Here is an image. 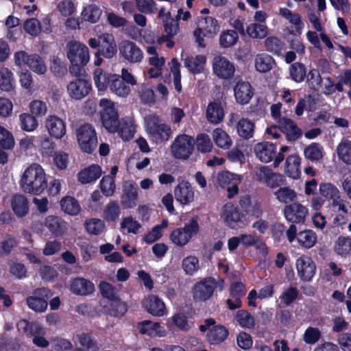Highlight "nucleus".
Here are the masks:
<instances>
[{
	"label": "nucleus",
	"mask_w": 351,
	"mask_h": 351,
	"mask_svg": "<svg viewBox=\"0 0 351 351\" xmlns=\"http://www.w3.org/2000/svg\"><path fill=\"white\" fill-rule=\"evenodd\" d=\"M176 200L182 204H188L194 199V193L188 182H182L174 190Z\"/></svg>",
	"instance_id": "bb28decb"
},
{
	"label": "nucleus",
	"mask_w": 351,
	"mask_h": 351,
	"mask_svg": "<svg viewBox=\"0 0 351 351\" xmlns=\"http://www.w3.org/2000/svg\"><path fill=\"white\" fill-rule=\"evenodd\" d=\"M21 127L23 130L30 132L36 129L38 125L37 120L32 115L23 113L19 117Z\"/></svg>",
	"instance_id": "338daca9"
},
{
	"label": "nucleus",
	"mask_w": 351,
	"mask_h": 351,
	"mask_svg": "<svg viewBox=\"0 0 351 351\" xmlns=\"http://www.w3.org/2000/svg\"><path fill=\"white\" fill-rule=\"evenodd\" d=\"M101 294L103 297L114 301L117 308H112L114 316L123 315L126 311V306L121 302L119 296V289L107 282H101L99 285Z\"/></svg>",
	"instance_id": "1a4fd4ad"
},
{
	"label": "nucleus",
	"mask_w": 351,
	"mask_h": 351,
	"mask_svg": "<svg viewBox=\"0 0 351 351\" xmlns=\"http://www.w3.org/2000/svg\"><path fill=\"white\" fill-rule=\"evenodd\" d=\"M279 14L285 18L290 23L295 26L297 33L299 34L301 33L303 23L301 20V16L298 13H293L287 8H280L279 10Z\"/></svg>",
	"instance_id": "8fccbe9b"
},
{
	"label": "nucleus",
	"mask_w": 351,
	"mask_h": 351,
	"mask_svg": "<svg viewBox=\"0 0 351 351\" xmlns=\"http://www.w3.org/2000/svg\"><path fill=\"white\" fill-rule=\"evenodd\" d=\"M147 53L149 55L147 62L149 66L147 73L149 78H156L162 75L165 59L162 56H159L155 47L148 46Z\"/></svg>",
	"instance_id": "ddd939ff"
},
{
	"label": "nucleus",
	"mask_w": 351,
	"mask_h": 351,
	"mask_svg": "<svg viewBox=\"0 0 351 351\" xmlns=\"http://www.w3.org/2000/svg\"><path fill=\"white\" fill-rule=\"evenodd\" d=\"M226 107V97H221L210 102L206 109V119L213 124L221 123L224 118V108Z\"/></svg>",
	"instance_id": "f8f14e48"
},
{
	"label": "nucleus",
	"mask_w": 351,
	"mask_h": 351,
	"mask_svg": "<svg viewBox=\"0 0 351 351\" xmlns=\"http://www.w3.org/2000/svg\"><path fill=\"white\" fill-rule=\"evenodd\" d=\"M100 47L96 56L101 55L106 58H112L117 52V46L112 34L104 33L99 36Z\"/></svg>",
	"instance_id": "6ab92c4d"
},
{
	"label": "nucleus",
	"mask_w": 351,
	"mask_h": 351,
	"mask_svg": "<svg viewBox=\"0 0 351 351\" xmlns=\"http://www.w3.org/2000/svg\"><path fill=\"white\" fill-rule=\"evenodd\" d=\"M222 217L230 228H237L238 227V223L241 219V213L232 204L228 203L223 206Z\"/></svg>",
	"instance_id": "a878e982"
},
{
	"label": "nucleus",
	"mask_w": 351,
	"mask_h": 351,
	"mask_svg": "<svg viewBox=\"0 0 351 351\" xmlns=\"http://www.w3.org/2000/svg\"><path fill=\"white\" fill-rule=\"evenodd\" d=\"M137 328L140 332L144 335L151 337L161 335L160 325L158 322L144 320L138 324Z\"/></svg>",
	"instance_id": "e433bc0d"
},
{
	"label": "nucleus",
	"mask_w": 351,
	"mask_h": 351,
	"mask_svg": "<svg viewBox=\"0 0 351 351\" xmlns=\"http://www.w3.org/2000/svg\"><path fill=\"white\" fill-rule=\"evenodd\" d=\"M236 319L239 325L243 328H253L255 326L254 317L247 311H237Z\"/></svg>",
	"instance_id": "052dcab7"
},
{
	"label": "nucleus",
	"mask_w": 351,
	"mask_h": 351,
	"mask_svg": "<svg viewBox=\"0 0 351 351\" xmlns=\"http://www.w3.org/2000/svg\"><path fill=\"white\" fill-rule=\"evenodd\" d=\"M91 90V84L89 81L77 78L70 82L67 86L69 96L75 99H81L88 95Z\"/></svg>",
	"instance_id": "f3484780"
},
{
	"label": "nucleus",
	"mask_w": 351,
	"mask_h": 351,
	"mask_svg": "<svg viewBox=\"0 0 351 351\" xmlns=\"http://www.w3.org/2000/svg\"><path fill=\"white\" fill-rule=\"evenodd\" d=\"M238 134L245 139L252 138L254 132V123L246 118L241 119L237 123Z\"/></svg>",
	"instance_id": "c9c22d12"
},
{
	"label": "nucleus",
	"mask_w": 351,
	"mask_h": 351,
	"mask_svg": "<svg viewBox=\"0 0 351 351\" xmlns=\"http://www.w3.org/2000/svg\"><path fill=\"white\" fill-rule=\"evenodd\" d=\"M100 189L106 196H112L115 189L114 178L110 176L103 177L100 182Z\"/></svg>",
	"instance_id": "774afa93"
},
{
	"label": "nucleus",
	"mask_w": 351,
	"mask_h": 351,
	"mask_svg": "<svg viewBox=\"0 0 351 351\" xmlns=\"http://www.w3.org/2000/svg\"><path fill=\"white\" fill-rule=\"evenodd\" d=\"M300 158L298 155H291L286 160V173L296 179L300 174Z\"/></svg>",
	"instance_id": "4c0bfd02"
},
{
	"label": "nucleus",
	"mask_w": 351,
	"mask_h": 351,
	"mask_svg": "<svg viewBox=\"0 0 351 351\" xmlns=\"http://www.w3.org/2000/svg\"><path fill=\"white\" fill-rule=\"evenodd\" d=\"M283 213L286 219L293 223H303L308 214L306 207L298 202L285 206Z\"/></svg>",
	"instance_id": "4468645a"
},
{
	"label": "nucleus",
	"mask_w": 351,
	"mask_h": 351,
	"mask_svg": "<svg viewBox=\"0 0 351 351\" xmlns=\"http://www.w3.org/2000/svg\"><path fill=\"white\" fill-rule=\"evenodd\" d=\"M101 119L103 126L111 133L118 130L120 125L118 113L114 108V104L108 99H101L99 101Z\"/></svg>",
	"instance_id": "39448f33"
},
{
	"label": "nucleus",
	"mask_w": 351,
	"mask_h": 351,
	"mask_svg": "<svg viewBox=\"0 0 351 351\" xmlns=\"http://www.w3.org/2000/svg\"><path fill=\"white\" fill-rule=\"evenodd\" d=\"M296 268L299 276L304 281L311 280L316 270L315 263L307 256H302L297 260Z\"/></svg>",
	"instance_id": "412c9836"
},
{
	"label": "nucleus",
	"mask_w": 351,
	"mask_h": 351,
	"mask_svg": "<svg viewBox=\"0 0 351 351\" xmlns=\"http://www.w3.org/2000/svg\"><path fill=\"white\" fill-rule=\"evenodd\" d=\"M193 139L186 134L178 135L171 145V153L176 158L187 159L193 150Z\"/></svg>",
	"instance_id": "6e6552de"
},
{
	"label": "nucleus",
	"mask_w": 351,
	"mask_h": 351,
	"mask_svg": "<svg viewBox=\"0 0 351 351\" xmlns=\"http://www.w3.org/2000/svg\"><path fill=\"white\" fill-rule=\"evenodd\" d=\"M274 195L280 202L284 204L294 202L297 198V193L287 186L280 187Z\"/></svg>",
	"instance_id": "603ef678"
},
{
	"label": "nucleus",
	"mask_w": 351,
	"mask_h": 351,
	"mask_svg": "<svg viewBox=\"0 0 351 351\" xmlns=\"http://www.w3.org/2000/svg\"><path fill=\"white\" fill-rule=\"evenodd\" d=\"M197 28L203 31L204 36L212 37L219 29V26L215 19L210 16H200L197 22Z\"/></svg>",
	"instance_id": "c85d7f7f"
},
{
	"label": "nucleus",
	"mask_w": 351,
	"mask_h": 351,
	"mask_svg": "<svg viewBox=\"0 0 351 351\" xmlns=\"http://www.w3.org/2000/svg\"><path fill=\"white\" fill-rule=\"evenodd\" d=\"M289 73L291 79L296 82H302L306 75L304 65L300 62L292 64L289 68Z\"/></svg>",
	"instance_id": "13d9d810"
},
{
	"label": "nucleus",
	"mask_w": 351,
	"mask_h": 351,
	"mask_svg": "<svg viewBox=\"0 0 351 351\" xmlns=\"http://www.w3.org/2000/svg\"><path fill=\"white\" fill-rule=\"evenodd\" d=\"M213 69L215 74L222 79L230 78L235 71L233 64L221 56H217L213 58Z\"/></svg>",
	"instance_id": "dca6fc26"
},
{
	"label": "nucleus",
	"mask_w": 351,
	"mask_h": 351,
	"mask_svg": "<svg viewBox=\"0 0 351 351\" xmlns=\"http://www.w3.org/2000/svg\"><path fill=\"white\" fill-rule=\"evenodd\" d=\"M101 174V169L99 165H93L81 171L78 179L82 184H87L95 181Z\"/></svg>",
	"instance_id": "473e14b6"
},
{
	"label": "nucleus",
	"mask_w": 351,
	"mask_h": 351,
	"mask_svg": "<svg viewBox=\"0 0 351 351\" xmlns=\"http://www.w3.org/2000/svg\"><path fill=\"white\" fill-rule=\"evenodd\" d=\"M278 127L289 141H295L302 134V130L298 127L297 124L287 117H281L278 119Z\"/></svg>",
	"instance_id": "aec40b11"
},
{
	"label": "nucleus",
	"mask_w": 351,
	"mask_h": 351,
	"mask_svg": "<svg viewBox=\"0 0 351 351\" xmlns=\"http://www.w3.org/2000/svg\"><path fill=\"white\" fill-rule=\"evenodd\" d=\"M120 207L115 201L110 202L104 210V217L107 221H116L120 215Z\"/></svg>",
	"instance_id": "4d7b16f0"
},
{
	"label": "nucleus",
	"mask_w": 351,
	"mask_h": 351,
	"mask_svg": "<svg viewBox=\"0 0 351 351\" xmlns=\"http://www.w3.org/2000/svg\"><path fill=\"white\" fill-rule=\"evenodd\" d=\"M320 195L327 199L332 200L340 195L337 186L330 182H322L319 186Z\"/></svg>",
	"instance_id": "5fc2aeb1"
},
{
	"label": "nucleus",
	"mask_w": 351,
	"mask_h": 351,
	"mask_svg": "<svg viewBox=\"0 0 351 351\" xmlns=\"http://www.w3.org/2000/svg\"><path fill=\"white\" fill-rule=\"evenodd\" d=\"M170 239L173 243L179 246L185 245L191 239L183 228L174 230L170 234Z\"/></svg>",
	"instance_id": "0e129e2a"
},
{
	"label": "nucleus",
	"mask_w": 351,
	"mask_h": 351,
	"mask_svg": "<svg viewBox=\"0 0 351 351\" xmlns=\"http://www.w3.org/2000/svg\"><path fill=\"white\" fill-rule=\"evenodd\" d=\"M206 57L202 55L188 57L184 59V66L193 73H199L204 69Z\"/></svg>",
	"instance_id": "f704fd0d"
},
{
	"label": "nucleus",
	"mask_w": 351,
	"mask_h": 351,
	"mask_svg": "<svg viewBox=\"0 0 351 351\" xmlns=\"http://www.w3.org/2000/svg\"><path fill=\"white\" fill-rule=\"evenodd\" d=\"M274 64V59L267 54H258L255 58L256 69L261 73L269 71Z\"/></svg>",
	"instance_id": "09e8293b"
},
{
	"label": "nucleus",
	"mask_w": 351,
	"mask_h": 351,
	"mask_svg": "<svg viewBox=\"0 0 351 351\" xmlns=\"http://www.w3.org/2000/svg\"><path fill=\"white\" fill-rule=\"evenodd\" d=\"M234 97L240 104H248L253 96L252 87L247 82L239 81L234 88Z\"/></svg>",
	"instance_id": "b1692460"
},
{
	"label": "nucleus",
	"mask_w": 351,
	"mask_h": 351,
	"mask_svg": "<svg viewBox=\"0 0 351 351\" xmlns=\"http://www.w3.org/2000/svg\"><path fill=\"white\" fill-rule=\"evenodd\" d=\"M115 75H112L104 71L101 69H97L93 73V79L95 84L99 91L106 90L110 85Z\"/></svg>",
	"instance_id": "2f4dec72"
},
{
	"label": "nucleus",
	"mask_w": 351,
	"mask_h": 351,
	"mask_svg": "<svg viewBox=\"0 0 351 351\" xmlns=\"http://www.w3.org/2000/svg\"><path fill=\"white\" fill-rule=\"evenodd\" d=\"M217 181L221 187L227 189L228 198H232L238 193L237 184L240 179L237 175L229 171H222L218 174Z\"/></svg>",
	"instance_id": "a211bd4d"
},
{
	"label": "nucleus",
	"mask_w": 351,
	"mask_h": 351,
	"mask_svg": "<svg viewBox=\"0 0 351 351\" xmlns=\"http://www.w3.org/2000/svg\"><path fill=\"white\" fill-rule=\"evenodd\" d=\"M66 55L72 64L69 72L75 75L80 73V68L86 65L90 58L88 47L77 41H71L66 45Z\"/></svg>",
	"instance_id": "f03ea898"
},
{
	"label": "nucleus",
	"mask_w": 351,
	"mask_h": 351,
	"mask_svg": "<svg viewBox=\"0 0 351 351\" xmlns=\"http://www.w3.org/2000/svg\"><path fill=\"white\" fill-rule=\"evenodd\" d=\"M322 337L320 330L315 327H308L303 335V340L306 344L313 345L319 341Z\"/></svg>",
	"instance_id": "69168bd1"
},
{
	"label": "nucleus",
	"mask_w": 351,
	"mask_h": 351,
	"mask_svg": "<svg viewBox=\"0 0 351 351\" xmlns=\"http://www.w3.org/2000/svg\"><path fill=\"white\" fill-rule=\"evenodd\" d=\"M297 240L302 247L309 249L316 243L317 235L313 230H306L298 233Z\"/></svg>",
	"instance_id": "c03bdc74"
},
{
	"label": "nucleus",
	"mask_w": 351,
	"mask_h": 351,
	"mask_svg": "<svg viewBox=\"0 0 351 351\" xmlns=\"http://www.w3.org/2000/svg\"><path fill=\"white\" fill-rule=\"evenodd\" d=\"M76 136L80 149L86 153H93L97 146L95 130L88 123L80 125L76 131Z\"/></svg>",
	"instance_id": "423d86ee"
},
{
	"label": "nucleus",
	"mask_w": 351,
	"mask_h": 351,
	"mask_svg": "<svg viewBox=\"0 0 351 351\" xmlns=\"http://www.w3.org/2000/svg\"><path fill=\"white\" fill-rule=\"evenodd\" d=\"M228 335V330L223 326H214L207 335L210 343H219L223 341Z\"/></svg>",
	"instance_id": "49530a36"
},
{
	"label": "nucleus",
	"mask_w": 351,
	"mask_h": 351,
	"mask_svg": "<svg viewBox=\"0 0 351 351\" xmlns=\"http://www.w3.org/2000/svg\"><path fill=\"white\" fill-rule=\"evenodd\" d=\"M62 210L70 215H77L80 210V206L77 200L71 196H66L60 201Z\"/></svg>",
	"instance_id": "ea45409f"
},
{
	"label": "nucleus",
	"mask_w": 351,
	"mask_h": 351,
	"mask_svg": "<svg viewBox=\"0 0 351 351\" xmlns=\"http://www.w3.org/2000/svg\"><path fill=\"white\" fill-rule=\"evenodd\" d=\"M163 25L168 37H173L178 34L179 31L178 19H173L169 12H167L165 14Z\"/></svg>",
	"instance_id": "6e6d98bb"
},
{
	"label": "nucleus",
	"mask_w": 351,
	"mask_h": 351,
	"mask_svg": "<svg viewBox=\"0 0 351 351\" xmlns=\"http://www.w3.org/2000/svg\"><path fill=\"white\" fill-rule=\"evenodd\" d=\"M138 94L142 103L152 105L155 104V94L153 87L147 84L143 83L138 88Z\"/></svg>",
	"instance_id": "58836bf2"
},
{
	"label": "nucleus",
	"mask_w": 351,
	"mask_h": 351,
	"mask_svg": "<svg viewBox=\"0 0 351 351\" xmlns=\"http://www.w3.org/2000/svg\"><path fill=\"white\" fill-rule=\"evenodd\" d=\"M112 92L119 97H126L130 92V88L119 76L114 75L112 83L110 84Z\"/></svg>",
	"instance_id": "a18cd8bd"
},
{
	"label": "nucleus",
	"mask_w": 351,
	"mask_h": 351,
	"mask_svg": "<svg viewBox=\"0 0 351 351\" xmlns=\"http://www.w3.org/2000/svg\"><path fill=\"white\" fill-rule=\"evenodd\" d=\"M256 180L265 184L269 188L280 187L285 184L284 176L280 173H274L267 167L263 166L256 172Z\"/></svg>",
	"instance_id": "9d476101"
},
{
	"label": "nucleus",
	"mask_w": 351,
	"mask_h": 351,
	"mask_svg": "<svg viewBox=\"0 0 351 351\" xmlns=\"http://www.w3.org/2000/svg\"><path fill=\"white\" fill-rule=\"evenodd\" d=\"M246 32L249 36L256 39H263L268 34V29L266 25L256 23L249 25Z\"/></svg>",
	"instance_id": "864d4df0"
},
{
	"label": "nucleus",
	"mask_w": 351,
	"mask_h": 351,
	"mask_svg": "<svg viewBox=\"0 0 351 351\" xmlns=\"http://www.w3.org/2000/svg\"><path fill=\"white\" fill-rule=\"evenodd\" d=\"M256 156L263 162L271 161L276 156V147L269 143H259L254 147Z\"/></svg>",
	"instance_id": "cd10ccee"
},
{
	"label": "nucleus",
	"mask_w": 351,
	"mask_h": 351,
	"mask_svg": "<svg viewBox=\"0 0 351 351\" xmlns=\"http://www.w3.org/2000/svg\"><path fill=\"white\" fill-rule=\"evenodd\" d=\"M20 186L25 193H42L47 186L46 174L42 167L36 163L28 167L21 176Z\"/></svg>",
	"instance_id": "f257e3e1"
},
{
	"label": "nucleus",
	"mask_w": 351,
	"mask_h": 351,
	"mask_svg": "<svg viewBox=\"0 0 351 351\" xmlns=\"http://www.w3.org/2000/svg\"><path fill=\"white\" fill-rule=\"evenodd\" d=\"M45 127L49 134L57 139L62 138L66 134V125L64 121L56 115L47 117Z\"/></svg>",
	"instance_id": "4be33fe9"
},
{
	"label": "nucleus",
	"mask_w": 351,
	"mask_h": 351,
	"mask_svg": "<svg viewBox=\"0 0 351 351\" xmlns=\"http://www.w3.org/2000/svg\"><path fill=\"white\" fill-rule=\"evenodd\" d=\"M334 250L342 256L351 255V237H339L335 243Z\"/></svg>",
	"instance_id": "a19ab883"
},
{
	"label": "nucleus",
	"mask_w": 351,
	"mask_h": 351,
	"mask_svg": "<svg viewBox=\"0 0 351 351\" xmlns=\"http://www.w3.org/2000/svg\"><path fill=\"white\" fill-rule=\"evenodd\" d=\"M213 138L216 145L224 149H230L232 145L230 136L221 128H216L213 130Z\"/></svg>",
	"instance_id": "de8ad7c7"
},
{
	"label": "nucleus",
	"mask_w": 351,
	"mask_h": 351,
	"mask_svg": "<svg viewBox=\"0 0 351 351\" xmlns=\"http://www.w3.org/2000/svg\"><path fill=\"white\" fill-rule=\"evenodd\" d=\"M101 14V10L95 5H88L84 8L82 15L85 21L96 23Z\"/></svg>",
	"instance_id": "bf43d9fd"
},
{
	"label": "nucleus",
	"mask_w": 351,
	"mask_h": 351,
	"mask_svg": "<svg viewBox=\"0 0 351 351\" xmlns=\"http://www.w3.org/2000/svg\"><path fill=\"white\" fill-rule=\"evenodd\" d=\"M11 206L19 217L25 216L29 210V203L27 198L21 194L14 195L11 200Z\"/></svg>",
	"instance_id": "7c9ffc66"
},
{
	"label": "nucleus",
	"mask_w": 351,
	"mask_h": 351,
	"mask_svg": "<svg viewBox=\"0 0 351 351\" xmlns=\"http://www.w3.org/2000/svg\"><path fill=\"white\" fill-rule=\"evenodd\" d=\"M119 49L120 55L130 63L140 62L143 58L142 50L132 41L123 40Z\"/></svg>",
	"instance_id": "2eb2a0df"
},
{
	"label": "nucleus",
	"mask_w": 351,
	"mask_h": 351,
	"mask_svg": "<svg viewBox=\"0 0 351 351\" xmlns=\"http://www.w3.org/2000/svg\"><path fill=\"white\" fill-rule=\"evenodd\" d=\"M217 286V282L213 278H207L197 283L193 288V298L197 302H204L210 299Z\"/></svg>",
	"instance_id": "9b49d317"
},
{
	"label": "nucleus",
	"mask_w": 351,
	"mask_h": 351,
	"mask_svg": "<svg viewBox=\"0 0 351 351\" xmlns=\"http://www.w3.org/2000/svg\"><path fill=\"white\" fill-rule=\"evenodd\" d=\"M145 126L149 138L156 144L168 141L172 134L171 127L156 115L147 116Z\"/></svg>",
	"instance_id": "7ed1b4c3"
},
{
	"label": "nucleus",
	"mask_w": 351,
	"mask_h": 351,
	"mask_svg": "<svg viewBox=\"0 0 351 351\" xmlns=\"http://www.w3.org/2000/svg\"><path fill=\"white\" fill-rule=\"evenodd\" d=\"M71 292L77 295H87L95 291V286L90 280L84 278H74L70 285Z\"/></svg>",
	"instance_id": "393cba45"
},
{
	"label": "nucleus",
	"mask_w": 351,
	"mask_h": 351,
	"mask_svg": "<svg viewBox=\"0 0 351 351\" xmlns=\"http://www.w3.org/2000/svg\"><path fill=\"white\" fill-rule=\"evenodd\" d=\"M45 226L56 236L62 235L66 230V223L58 217H47L45 220Z\"/></svg>",
	"instance_id": "72a5a7b5"
},
{
	"label": "nucleus",
	"mask_w": 351,
	"mask_h": 351,
	"mask_svg": "<svg viewBox=\"0 0 351 351\" xmlns=\"http://www.w3.org/2000/svg\"><path fill=\"white\" fill-rule=\"evenodd\" d=\"M195 145L197 149L202 153L209 152L213 148V143L208 135L206 134L197 135Z\"/></svg>",
	"instance_id": "e2e57ef3"
},
{
	"label": "nucleus",
	"mask_w": 351,
	"mask_h": 351,
	"mask_svg": "<svg viewBox=\"0 0 351 351\" xmlns=\"http://www.w3.org/2000/svg\"><path fill=\"white\" fill-rule=\"evenodd\" d=\"M51 296L49 289L38 288L33 291L31 296L26 298V303L28 307L36 313H43L47 308L48 300Z\"/></svg>",
	"instance_id": "0eeeda50"
},
{
	"label": "nucleus",
	"mask_w": 351,
	"mask_h": 351,
	"mask_svg": "<svg viewBox=\"0 0 351 351\" xmlns=\"http://www.w3.org/2000/svg\"><path fill=\"white\" fill-rule=\"evenodd\" d=\"M85 226L89 234L97 235L104 231L105 223L101 219L93 218L86 220Z\"/></svg>",
	"instance_id": "680f3d73"
},
{
	"label": "nucleus",
	"mask_w": 351,
	"mask_h": 351,
	"mask_svg": "<svg viewBox=\"0 0 351 351\" xmlns=\"http://www.w3.org/2000/svg\"><path fill=\"white\" fill-rule=\"evenodd\" d=\"M143 306L154 316H162L165 311L164 302L156 295H149L143 301Z\"/></svg>",
	"instance_id": "c756f323"
},
{
	"label": "nucleus",
	"mask_w": 351,
	"mask_h": 351,
	"mask_svg": "<svg viewBox=\"0 0 351 351\" xmlns=\"http://www.w3.org/2000/svg\"><path fill=\"white\" fill-rule=\"evenodd\" d=\"M138 198L137 189L130 182L123 185L121 203L124 208H132L136 206Z\"/></svg>",
	"instance_id": "5701e85b"
},
{
	"label": "nucleus",
	"mask_w": 351,
	"mask_h": 351,
	"mask_svg": "<svg viewBox=\"0 0 351 351\" xmlns=\"http://www.w3.org/2000/svg\"><path fill=\"white\" fill-rule=\"evenodd\" d=\"M339 158L346 165H351V141H342L337 148Z\"/></svg>",
	"instance_id": "3c124183"
},
{
	"label": "nucleus",
	"mask_w": 351,
	"mask_h": 351,
	"mask_svg": "<svg viewBox=\"0 0 351 351\" xmlns=\"http://www.w3.org/2000/svg\"><path fill=\"white\" fill-rule=\"evenodd\" d=\"M304 154L306 159L319 162L324 156V149L319 143H313L304 149Z\"/></svg>",
	"instance_id": "79ce46f5"
},
{
	"label": "nucleus",
	"mask_w": 351,
	"mask_h": 351,
	"mask_svg": "<svg viewBox=\"0 0 351 351\" xmlns=\"http://www.w3.org/2000/svg\"><path fill=\"white\" fill-rule=\"evenodd\" d=\"M14 60L16 66H27L38 75H44L47 72V66L43 58L37 53L28 54L25 51H18L14 54Z\"/></svg>",
	"instance_id": "20e7f679"
},
{
	"label": "nucleus",
	"mask_w": 351,
	"mask_h": 351,
	"mask_svg": "<svg viewBox=\"0 0 351 351\" xmlns=\"http://www.w3.org/2000/svg\"><path fill=\"white\" fill-rule=\"evenodd\" d=\"M14 77L12 71L6 67L0 69V88L3 91H11L14 89Z\"/></svg>",
	"instance_id": "37998d69"
}]
</instances>
